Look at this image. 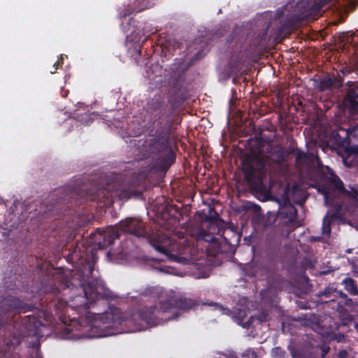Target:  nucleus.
Masks as SVG:
<instances>
[{
    "label": "nucleus",
    "mask_w": 358,
    "mask_h": 358,
    "mask_svg": "<svg viewBox=\"0 0 358 358\" xmlns=\"http://www.w3.org/2000/svg\"><path fill=\"white\" fill-rule=\"evenodd\" d=\"M94 265L85 259L74 271H64L62 268H45L43 262H37L35 268L36 278L34 282L41 294H45L52 297L57 296L62 290L69 289L78 294L70 296L69 308L76 310L78 314L85 313L86 317L92 322L101 312L88 311L95 308V302L100 299H113V294L106 287L103 280L94 277Z\"/></svg>",
    "instance_id": "obj_1"
},
{
    "label": "nucleus",
    "mask_w": 358,
    "mask_h": 358,
    "mask_svg": "<svg viewBox=\"0 0 358 358\" xmlns=\"http://www.w3.org/2000/svg\"><path fill=\"white\" fill-rule=\"evenodd\" d=\"M148 105L153 120L148 127V135L152 138L144 142L143 150L152 159L150 170L165 173L176 162L171 136L182 118L176 112L174 105L169 106L160 96L154 97Z\"/></svg>",
    "instance_id": "obj_2"
},
{
    "label": "nucleus",
    "mask_w": 358,
    "mask_h": 358,
    "mask_svg": "<svg viewBox=\"0 0 358 358\" xmlns=\"http://www.w3.org/2000/svg\"><path fill=\"white\" fill-rule=\"evenodd\" d=\"M106 184L97 189L90 199L98 202L109 201L113 196L121 200H129L139 197L143 192L139 189V184L134 179L128 176L113 175L105 178Z\"/></svg>",
    "instance_id": "obj_3"
},
{
    "label": "nucleus",
    "mask_w": 358,
    "mask_h": 358,
    "mask_svg": "<svg viewBox=\"0 0 358 358\" xmlns=\"http://www.w3.org/2000/svg\"><path fill=\"white\" fill-rule=\"evenodd\" d=\"M196 305V301L185 296L178 297H171L160 303V306H152L149 308H143L139 313V320L144 322L149 327H156L164 322L176 318L177 314L167 315L173 308L180 310H189Z\"/></svg>",
    "instance_id": "obj_4"
},
{
    "label": "nucleus",
    "mask_w": 358,
    "mask_h": 358,
    "mask_svg": "<svg viewBox=\"0 0 358 358\" xmlns=\"http://www.w3.org/2000/svg\"><path fill=\"white\" fill-rule=\"evenodd\" d=\"M315 296L318 298V303L325 304L328 308L336 310L348 321L353 318L350 313L358 311L357 299L351 298L342 290L338 289L336 283H329Z\"/></svg>",
    "instance_id": "obj_5"
},
{
    "label": "nucleus",
    "mask_w": 358,
    "mask_h": 358,
    "mask_svg": "<svg viewBox=\"0 0 358 358\" xmlns=\"http://www.w3.org/2000/svg\"><path fill=\"white\" fill-rule=\"evenodd\" d=\"M150 243L156 251L166 257L170 262L186 264L188 259L182 257L189 252L192 243L184 236L178 240L164 234H156L150 238Z\"/></svg>",
    "instance_id": "obj_6"
},
{
    "label": "nucleus",
    "mask_w": 358,
    "mask_h": 358,
    "mask_svg": "<svg viewBox=\"0 0 358 358\" xmlns=\"http://www.w3.org/2000/svg\"><path fill=\"white\" fill-rule=\"evenodd\" d=\"M121 232L134 235L136 237H146L148 235L143 222L138 219L127 218L114 227L102 230L96 235L95 243L99 249L111 245L115 240L120 238Z\"/></svg>",
    "instance_id": "obj_7"
},
{
    "label": "nucleus",
    "mask_w": 358,
    "mask_h": 358,
    "mask_svg": "<svg viewBox=\"0 0 358 358\" xmlns=\"http://www.w3.org/2000/svg\"><path fill=\"white\" fill-rule=\"evenodd\" d=\"M207 220L210 222V228L217 231V234L222 238V242H219L217 253L233 252L236 247L238 245L241 234L233 227L223 228V222L219 217L217 213L214 216H208Z\"/></svg>",
    "instance_id": "obj_8"
},
{
    "label": "nucleus",
    "mask_w": 358,
    "mask_h": 358,
    "mask_svg": "<svg viewBox=\"0 0 358 358\" xmlns=\"http://www.w3.org/2000/svg\"><path fill=\"white\" fill-rule=\"evenodd\" d=\"M321 6L319 3H308L306 6L302 7L297 13L294 15L288 21L281 24L278 29V36L285 37L292 31L293 27L296 23L315 20L317 18Z\"/></svg>",
    "instance_id": "obj_9"
},
{
    "label": "nucleus",
    "mask_w": 358,
    "mask_h": 358,
    "mask_svg": "<svg viewBox=\"0 0 358 358\" xmlns=\"http://www.w3.org/2000/svg\"><path fill=\"white\" fill-rule=\"evenodd\" d=\"M266 171V166L262 162H258L256 166L251 162L244 165V178L252 191L258 192L262 190Z\"/></svg>",
    "instance_id": "obj_10"
},
{
    "label": "nucleus",
    "mask_w": 358,
    "mask_h": 358,
    "mask_svg": "<svg viewBox=\"0 0 358 358\" xmlns=\"http://www.w3.org/2000/svg\"><path fill=\"white\" fill-rule=\"evenodd\" d=\"M78 195L77 191L73 189L70 186H65L60 187L49 195V199L51 201L50 207L48 208L49 211L59 213L63 208L60 206L65 203L68 199H72L74 196Z\"/></svg>",
    "instance_id": "obj_11"
},
{
    "label": "nucleus",
    "mask_w": 358,
    "mask_h": 358,
    "mask_svg": "<svg viewBox=\"0 0 358 358\" xmlns=\"http://www.w3.org/2000/svg\"><path fill=\"white\" fill-rule=\"evenodd\" d=\"M1 308L4 313L13 312L20 314L29 311L31 306L17 297L10 296L3 299Z\"/></svg>",
    "instance_id": "obj_12"
},
{
    "label": "nucleus",
    "mask_w": 358,
    "mask_h": 358,
    "mask_svg": "<svg viewBox=\"0 0 358 358\" xmlns=\"http://www.w3.org/2000/svg\"><path fill=\"white\" fill-rule=\"evenodd\" d=\"M156 0H133L119 13L120 17H126L131 14L141 13L150 9L155 4Z\"/></svg>",
    "instance_id": "obj_13"
},
{
    "label": "nucleus",
    "mask_w": 358,
    "mask_h": 358,
    "mask_svg": "<svg viewBox=\"0 0 358 358\" xmlns=\"http://www.w3.org/2000/svg\"><path fill=\"white\" fill-rule=\"evenodd\" d=\"M297 216V210L292 204H285L280 206L278 213L277 220L282 222L285 224L293 222Z\"/></svg>",
    "instance_id": "obj_14"
},
{
    "label": "nucleus",
    "mask_w": 358,
    "mask_h": 358,
    "mask_svg": "<svg viewBox=\"0 0 358 358\" xmlns=\"http://www.w3.org/2000/svg\"><path fill=\"white\" fill-rule=\"evenodd\" d=\"M283 233L279 234L275 231H270L266 234V250L271 254L278 253L282 247V237Z\"/></svg>",
    "instance_id": "obj_15"
},
{
    "label": "nucleus",
    "mask_w": 358,
    "mask_h": 358,
    "mask_svg": "<svg viewBox=\"0 0 358 358\" xmlns=\"http://www.w3.org/2000/svg\"><path fill=\"white\" fill-rule=\"evenodd\" d=\"M208 216V215L205 216V219H203V221L208 223V231H207L203 229H198L195 234H194V236L196 241H204L206 242L213 243L217 246V250L220 241L214 236V234H217V231H215L213 229L210 228V222L207 220Z\"/></svg>",
    "instance_id": "obj_16"
},
{
    "label": "nucleus",
    "mask_w": 358,
    "mask_h": 358,
    "mask_svg": "<svg viewBox=\"0 0 358 358\" xmlns=\"http://www.w3.org/2000/svg\"><path fill=\"white\" fill-rule=\"evenodd\" d=\"M345 100L350 111L358 113V86L348 90Z\"/></svg>",
    "instance_id": "obj_17"
},
{
    "label": "nucleus",
    "mask_w": 358,
    "mask_h": 358,
    "mask_svg": "<svg viewBox=\"0 0 358 358\" xmlns=\"http://www.w3.org/2000/svg\"><path fill=\"white\" fill-rule=\"evenodd\" d=\"M341 285H343L345 290L353 298V296H358V285L355 280L352 278H345Z\"/></svg>",
    "instance_id": "obj_18"
},
{
    "label": "nucleus",
    "mask_w": 358,
    "mask_h": 358,
    "mask_svg": "<svg viewBox=\"0 0 358 358\" xmlns=\"http://www.w3.org/2000/svg\"><path fill=\"white\" fill-rule=\"evenodd\" d=\"M141 294L153 299H160L163 295V289L159 286L146 287Z\"/></svg>",
    "instance_id": "obj_19"
},
{
    "label": "nucleus",
    "mask_w": 358,
    "mask_h": 358,
    "mask_svg": "<svg viewBox=\"0 0 358 358\" xmlns=\"http://www.w3.org/2000/svg\"><path fill=\"white\" fill-rule=\"evenodd\" d=\"M22 323L29 331L35 330L41 325V322L34 316L27 315L22 320Z\"/></svg>",
    "instance_id": "obj_20"
},
{
    "label": "nucleus",
    "mask_w": 358,
    "mask_h": 358,
    "mask_svg": "<svg viewBox=\"0 0 358 358\" xmlns=\"http://www.w3.org/2000/svg\"><path fill=\"white\" fill-rule=\"evenodd\" d=\"M50 301L48 304V308L51 309L52 307L57 310L64 311L65 308H68L69 307V301L66 302L64 299L57 297L55 301L53 298L50 299Z\"/></svg>",
    "instance_id": "obj_21"
},
{
    "label": "nucleus",
    "mask_w": 358,
    "mask_h": 358,
    "mask_svg": "<svg viewBox=\"0 0 358 358\" xmlns=\"http://www.w3.org/2000/svg\"><path fill=\"white\" fill-rule=\"evenodd\" d=\"M327 173L329 175L328 180L333 184L338 189H342L343 188V183L341 180L336 176L333 170L328 166L325 167Z\"/></svg>",
    "instance_id": "obj_22"
},
{
    "label": "nucleus",
    "mask_w": 358,
    "mask_h": 358,
    "mask_svg": "<svg viewBox=\"0 0 358 358\" xmlns=\"http://www.w3.org/2000/svg\"><path fill=\"white\" fill-rule=\"evenodd\" d=\"M333 85L334 81L330 77H324V78L320 80L319 83L317 85V88L320 92H324L331 89Z\"/></svg>",
    "instance_id": "obj_23"
},
{
    "label": "nucleus",
    "mask_w": 358,
    "mask_h": 358,
    "mask_svg": "<svg viewBox=\"0 0 358 358\" xmlns=\"http://www.w3.org/2000/svg\"><path fill=\"white\" fill-rule=\"evenodd\" d=\"M331 234V220L326 215L323 219L322 223V234L327 235L328 236Z\"/></svg>",
    "instance_id": "obj_24"
},
{
    "label": "nucleus",
    "mask_w": 358,
    "mask_h": 358,
    "mask_svg": "<svg viewBox=\"0 0 358 358\" xmlns=\"http://www.w3.org/2000/svg\"><path fill=\"white\" fill-rule=\"evenodd\" d=\"M286 352L280 347L273 348L271 350L273 358H285Z\"/></svg>",
    "instance_id": "obj_25"
},
{
    "label": "nucleus",
    "mask_w": 358,
    "mask_h": 358,
    "mask_svg": "<svg viewBox=\"0 0 358 358\" xmlns=\"http://www.w3.org/2000/svg\"><path fill=\"white\" fill-rule=\"evenodd\" d=\"M318 348L320 350V355L322 358H324L330 350L329 346L325 343L318 345Z\"/></svg>",
    "instance_id": "obj_26"
},
{
    "label": "nucleus",
    "mask_w": 358,
    "mask_h": 358,
    "mask_svg": "<svg viewBox=\"0 0 358 358\" xmlns=\"http://www.w3.org/2000/svg\"><path fill=\"white\" fill-rule=\"evenodd\" d=\"M136 22V21L133 17H131L129 20V22H128V25L129 26V31L131 34L136 32V27H135Z\"/></svg>",
    "instance_id": "obj_27"
},
{
    "label": "nucleus",
    "mask_w": 358,
    "mask_h": 358,
    "mask_svg": "<svg viewBox=\"0 0 358 358\" xmlns=\"http://www.w3.org/2000/svg\"><path fill=\"white\" fill-rule=\"evenodd\" d=\"M203 304L204 305H208L210 306H212L213 307V308L215 310H219L220 311H223L224 310V308L222 307V306L218 303H216V302H212V303H207V302H204L203 303Z\"/></svg>",
    "instance_id": "obj_28"
},
{
    "label": "nucleus",
    "mask_w": 358,
    "mask_h": 358,
    "mask_svg": "<svg viewBox=\"0 0 358 358\" xmlns=\"http://www.w3.org/2000/svg\"><path fill=\"white\" fill-rule=\"evenodd\" d=\"M307 155L303 151L298 150L296 154V160L297 162L306 159Z\"/></svg>",
    "instance_id": "obj_29"
},
{
    "label": "nucleus",
    "mask_w": 358,
    "mask_h": 358,
    "mask_svg": "<svg viewBox=\"0 0 358 358\" xmlns=\"http://www.w3.org/2000/svg\"><path fill=\"white\" fill-rule=\"evenodd\" d=\"M338 358H355L353 356L349 355L346 350H341L338 355Z\"/></svg>",
    "instance_id": "obj_30"
},
{
    "label": "nucleus",
    "mask_w": 358,
    "mask_h": 358,
    "mask_svg": "<svg viewBox=\"0 0 358 358\" xmlns=\"http://www.w3.org/2000/svg\"><path fill=\"white\" fill-rule=\"evenodd\" d=\"M352 129H353V132H355V135L358 136V124L357 123L352 127ZM355 153L358 155V146H357L355 148Z\"/></svg>",
    "instance_id": "obj_31"
},
{
    "label": "nucleus",
    "mask_w": 358,
    "mask_h": 358,
    "mask_svg": "<svg viewBox=\"0 0 358 358\" xmlns=\"http://www.w3.org/2000/svg\"><path fill=\"white\" fill-rule=\"evenodd\" d=\"M316 162H317V166L319 169L323 168V164H322V160L318 156H317V157H316Z\"/></svg>",
    "instance_id": "obj_32"
},
{
    "label": "nucleus",
    "mask_w": 358,
    "mask_h": 358,
    "mask_svg": "<svg viewBox=\"0 0 358 358\" xmlns=\"http://www.w3.org/2000/svg\"><path fill=\"white\" fill-rule=\"evenodd\" d=\"M62 66V64L60 63L59 60H57L55 64H54V66L55 68V70L58 69L59 67H61ZM56 71H51L52 73H55Z\"/></svg>",
    "instance_id": "obj_33"
},
{
    "label": "nucleus",
    "mask_w": 358,
    "mask_h": 358,
    "mask_svg": "<svg viewBox=\"0 0 358 358\" xmlns=\"http://www.w3.org/2000/svg\"><path fill=\"white\" fill-rule=\"evenodd\" d=\"M58 60H59L60 63L63 64L64 55H61Z\"/></svg>",
    "instance_id": "obj_34"
},
{
    "label": "nucleus",
    "mask_w": 358,
    "mask_h": 358,
    "mask_svg": "<svg viewBox=\"0 0 358 358\" xmlns=\"http://www.w3.org/2000/svg\"><path fill=\"white\" fill-rule=\"evenodd\" d=\"M252 355L253 357H257V352L255 350H252Z\"/></svg>",
    "instance_id": "obj_35"
},
{
    "label": "nucleus",
    "mask_w": 358,
    "mask_h": 358,
    "mask_svg": "<svg viewBox=\"0 0 358 358\" xmlns=\"http://www.w3.org/2000/svg\"><path fill=\"white\" fill-rule=\"evenodd\" d=\"M141 50H138V54L141 55Z\"/></svg>",
    "instance_id": "obj_36"
},
{
    "label": "nucleus",
    "mask_w": 358,
    "mask_h": 358,
    "mask_svg": "<svg viewBox=\"0 0 358 358\" xmlns=\"http://www.w3.org/2000/svg\"><path fill=\"white\" fill-rule=\"evenodd\" d=\"M106 309H104V310H103V312H102V313H106Z\"/></svg>",
    "instance_id": "obj_37"
},
{
    "label": "nucleus",
    "mask_w": 358,
    "mask_h": 358,
    "mask_svg": "<svg viewBox=\"0 0 358 358\" xmlns=\"http://www.w3.org/2000/svg\"><path fill=\"white\" fill-rule=\"evenodd\" d=\"M38 358H41V357H38Z\"/></svg>",
    "instance_id": "obj_38"
}]
</instances>
